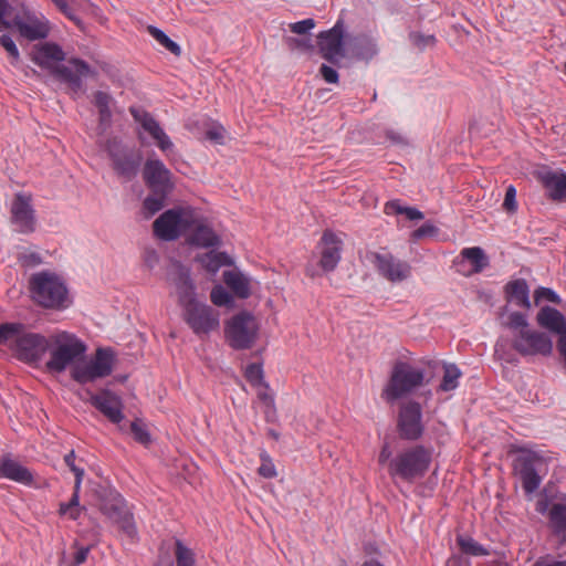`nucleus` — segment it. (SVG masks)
<instances>
[{"label": "nucleus", "mask_w": 566, "mask_h": 566, "mask_svg": "<svg viewBox=\"0 0 566 566\" xmlns=\"http://www.w3.org/2000/svg\"><path fill=\"white\" fill-rule=\"evenodd\" d=\"M80 489H76V482L74 483V492L69 503L60 504V514H69L71 520H77L83 507H80Z\"/></svg>", "instance_id": "obj_41"}, {"label": "nucleus", "mask_w": 566, "mask_h": 566, "mask_svg": "<svg viewBox=\"0 0 566 566\" xmlns=\"http://www.w3.org/2000/svg\"><path fill=\"white\" fill-rule=\"evenodd\" d=\"M105 150L112 160L114 171L119 178L124 181H130L137 176L143 160L139 150L124 146L117 137L107 139Z\"/></svg>", "instance_id": "obj_9"}, {"label": "nucleus", "mask_w": 566, "mask_h": 566, "mask_svg": "<svg viewBox=\"0 0 566 566\" xmlns=\"http://www.w3.org/2000/svg\"><path fill=\"white\" fill-rule=\"evenodd\" d=\"M315 27L313 19H305L295 23L290 24V30L296 34H306L310 30Z\"/></svg>", "instance_id": "obj_57"}, {"label": "nucleus", "mask_w": 566, "mask_h": 566, "mask_svg": "<svg viewBox=\"0 0 566 566\" xmlns=\"http://www.w3.org/2000/svg\"><path fill=\"white\" fill-rule=\"evenodd\" d=\"M220 315L211 306L195 302L184 307V319L197 335H207L219 328Z\"/></svg>", "instance_id": "obj_11"}, {"label": "nucleus", "mask_w": 566, "mask_h": 566, "mask_svg": "<svg viewBox=\"0 0 566 566\" xmlns=\"http://www.w3.org/2000/svg\"><path fill=\"white\" fill-rule=\"evenodd\" d=\"M397 429L400 438L403 440L416 441L422 437L424 426L422 423V409L419 402L408 401L401 405Z\"/></svg>", "instance_id": "obj_12"}, {"label": "nucleus", "mask_w": 566, "mask_h": 566, "mask_svg": "<svg viewBox=\"0 0 566 566\" xmlns=\"http://www.w3.org/2000/svg\"><path fill=\"white\" fill-rule=\"evenodd\" d=\"M504 292L509 302H514L517 306L526 310L531 308L530 289L524 279L510 281L504 286Z\"/></svg>", "instance_id": "obj_26"}, {"label": "nucleus", "mask_w": 566, "mask_h": 566, "mask_svg": "<svg viewBox=\"0 0 566 566\" xmlns=\"http://www.w3.org/2000/svg\"><path fill=\"white\" fill-rule=\"evenodd\" d=\"M535 304H538L542 300H546L554 304H560L562 300L557 293L549 287H538L534 292Z\"/></svg>", "instance_id": "obj_51"}, {"label": "nucleus", "mask_w": 566, "mask_h": 566, "mask_svg": "<svg viewBox=\"0 0 566 566\" xmlns=\"http://www.w3.org/2000/svg\"><path fill=\"white\" fill-rule=\"evenodd\" d=\"M409 38L412 44L421 51L427 46H433L437 41L434 35H426L420 32H411Z\"/></svg>", "instance_id": "obj_50"}, {"label": "nucleus", "mask_w": 566, "mask_h": 566, "mask_svg": "<svg viewBox=\"0 0 566 566\" xmlns=\"http://www.w3.org/2000/svg\"><path fill=\"white\" fill-rule=\"evenodd\" d=\"M0 45L7 51L12 64L20 60L18 46L9 34L3 33L0 35Z\"/></svg>", "instance_id": "obj_49"}, {"label": "nucleus", "mask_w": 566, "mask_h": 566, "mask_svg": "<svg viewBox=\"0 0 566 566\" xmlns=\"http://www.w3.org/2000/svg\"><path fill=\"white\" fill-rule=\"evenodd\" d=\"M175 555L177 566H195L193 552L185 546L180 539L176 541Z\"/></svg>", "instance_id": "obj_45"}, {"label": "nucleus", "mask_w": 566, "mask_h": 566, "mask_svg": "<svg viewBox=\"0 0 566 566\" xmlns=\"http://www.w3.org/2000/svg\"><path fill=\"white\" fill-rule=\"evenodd\" d=\"M93 103L98 109V125L103 130H105L111 126L112 122L111 105L113 103V97L106 92L96 91L93 94Z\"/></svg>", "instance_id": "obj_32"}, {"label": "nucleus", "mask_w": 566, "mask_h": 566, "mask_svg": "<svg viewBox=\"0 0 566 566\" xmlns=\"http://www.w3.org/2000/svg\"><path fill=\"white\" fill-rule=\"evenodd\" d=\"M460 255L472 264V273H480L490 264L488 255L480 247L465 248Z\"/></svg>", "instance_id": "obj_34"}, {"label": "nucleus", "mask_w": 566, "mask_h": 566, "mask_svg": "<svg viewBox=\"0 0 566 566\" xmlns=\"http://www.w3.org/2000/svg\"><path fill=\"white\" fill-rule=\"evenodd\" d=\"M50 358L45 363L49 373L62 374L67 368L77 365L87 350V346L75 334L57 332L49 337Z\"/></svg>", "instance_id": "obj_1"}, {"label": "nucleus", "mask_w": 566, "mask_h": 566, "mask_svg": "<svg viewBox=\"0 0 566 566\" xmlns=\"http://www.w3.org/2000/svg\"><path fill=\"white\" fill-rule=\"evenodd\" d=\"M438 232V228L434 227L431 223H424L421 227H419L417 230L412 232V238L415 240H420L428 235H433Z\"/></svg>", "instance_id": "obj_58"}, {"label": "nucleus", "mask_w": 566, "mask_h": 566, "mask_svg": "<svg viewBox=\"0 0 566 566\" xmlns=\"http://www.w3.org/2000/svg\"><path fill=\"white\" fill-rule=\"evenodd\" d=\"M90 549V546L77 548V551L74 554V558L73 562L71 563V566L82 565L86 560Z\"/></svg>", "instance_id": "obj_61"}, {"label": "nucleus", "mask_w": 566, "mask_h": 566, "mask_svg": "<svg viewBox=\"0 0 566 566\" xmlns=\"http://www.w3.org/2000/svg\"><path fill=\"white\" fill-rule=\"evenodd\" d=\"M201 265L210 273H217L220 268L231 265L232 260L226 252L210 251L197 258Z\"/></svg>", "instance_id": "obj_33"}, {"label": "nucleus", "mask_w": 566, "mask_h": 566, "mask_svg": "<svg viewBox=\"0 0 566 566\" xmlns=\"http://www.w3.org/2000/svg\"><path fill=\"white\" fill-rule=\"evenodd\" d=\"M30 296L44 308L62 310L69 305V291L63 280L55 273L41 271L29 279Z\"/></svg>", "instance_id": "obj_3"}, {"label": "nucleus", "mask_w": 566, "mask_h": 566, "mask_svg": "<svg viewBox=\"0 0 566 566\" xmlns=\"http://www.w3.org/2000/svg\"><path fill=\"white\" fill-rule=\"evenodd\" d=\"M444 374L439 386L442 391H450L458 387V379L461 376L460 369L454 364L443 365Z\"/></svg>", "instance_id": "obj_40"}, {"label": "nucleus", "mask_w": 566, "mask_h": 566, "mask_svg": "<svg viewBox=\"0 0 566 566\" xmlns=\"http://www.w3.org/2000/svg\"><path fill=\"white\" fill-rule=\"evenodd\" d=\"M114 355L111 349L98 348L90 361L78 360L71 370V377L78 384L93 382L96 379L107 377L113 371Z\"/></svg>", "instance_id": "obj_10"}, {"label": "nucleus", "mask_w": 566, "mask_h": 566, "mask_svg": "<svg viewBox=\"0 0 566 566\" xmlns=\"http://www.w3.org/2000/svg\"><path fill=\"white\" fill-rule=\"evenodd\" d=\"M541 464H543L542 457L532 451L523 452L514 460V471L527 494L535 492L541 484L542 479L537 472Z\"/></svg>", "instance_id": "obj_13"}, {"label": "nucleus", "mask_w": 566, "mask_h": 566, "mask_svg": "<svg viewBox=\"0 0 566 566\" xmlns=\"http://www.w3.org/2000/svg\"><path fill=\"white\" fill-rule=\"evenodd\" d=\"M536 321L539 326L556 334L564 332L566 328L565 316L558 310L551 306L542 307L537 313Z\"/></svg>", "instance_id": "obj_27"}, {"label": "nucleus", "mask_w": 566, "mask_h": 566, "mask_svg": "<svg viewBox=\"0 0 566 566\" xmlns=\"http://www.w3.org/2000/svg\"><path fill=\"white\" fill-rule=\"evenodd\" d=\"M11 10V6L8 0H0V32L2 30L12 29V20H7L6 17L9 15Z\"/></svg>", "instance_id": "obj_56"}, {"label": "nucleus", "mask_w": 566, "mask_h": 566, "mask_svg": "<svg viewBox=\"0 0 566 566\" xmlns=\"http://www.w3.org/2000/svg\"><path fill=\"white\" fill-rule=\"evenodd\" d=\"M169 280L176 287L179 304L184 307L197 302L195 296V284L190 277V271L181 263H172L169 272Z\"/></svg>", "instance_id": "obj_21"}, {"label": "nucleus", "mask_w": 566, "mask_h": 566, "mask_svg": "<svg viewBox=\"0 0 566 566\" xmlns=\"http://www.w3.org/2000/svg\"><path fill=\"white\" fill-rule=\"evenodd\" d=\"M143 178L151 192H172L175 182L171 171L160 159L148 158L144 164Z\"/></svg>", "instance_id": "obj_16"}, {"label": "nucleus", "mask_w": 566, "mask_h": 566, "mask_svg": "<svg viewBox=\"0 0 566 566\" xmlns=\"http://www.w3.org/2000/svg\"><path fill=\"white\" fill-rule=\"evenodd\" d=\"M431 451L423 446L410 447L399 452L388 463L391 478H399L409 483L424 476L431 464Z\"/></svg>", "instance_id": "obj_4"}, {"label": "nucleus", "mask_w": 566, "mask_h": 566, "mask_svg": "<svg viewBox=\"0 0 566 566\" xmlns=\"http://www.w3.org/2000/svg\"><path fill=\"white\" fill-rule=\"evenodd\" d=\"M12 28L29 41L45 39L50 33L49 22L31 13H25L24 18L15 15L12 19Z\"/></svg>", "instance_id": "obj_22"}, {"label": "nucleus", "mask_w": 566, "mask_h": 566, "mask_svg": "<svg viewBox=\"0 0 566 566\" xmlns=\"http://www.w3.org/2000/svg\"><path fill=\"white\" fill-rule=\"evenodd\" d=\"M506 326L513 332L512 347L522 356L552 354V339L543 332L531 329L524 314L511 313Z\"/></svg>", "instance_id": "obj_2"}, {"label": "nucleus", "mask_w": 566, "mask_h": 566, "mask_svg": "<svg viewBox=\"0 0 566 566\" xmlns=\"http://www.w3.org/2000/svg\"><path fill=\"white\" fill-rule=\"evenodd\" d=\"M405 208L406 207H402L398 200H392L385 205V212L387 214H389V213L403 214Z\"/></svg>", "instance_id": "obj_62"}, {"label": "nucleus", "mask_w": 566, "mask_h": 566, "mask_svg": "<svg viewBox=\"0 0 566 566\" xmlns=\"http://www.w3.org/2000/svg\"><path fill=\"white\" fill-rule=\"evenodd\" d=\"M354 54L360 60H371L377 54L376 43L366 35L355 38Z\"/></svg>", "instance_id": "obj_36"}, {"label": "nucleus", "mask_w": 566, "mask_h": 566, "mask_svg": "<svg viewBox=\"0 0 566 566\" xmlns=\"http://www.w3.org/2000/svg\"><path fill=\"white\" fill-rule=\"evenodd\" d=\"M65 59V53L62 48L53 42H44L33 46L31 52V60L42 69L48 70L50 73L52 69L56 67L57 62Z\"/></svg>", "instance_id": "obj_25"}, {"label": "nucleus", "mask_w": 566, "mask_h": 566, "mask_svg": "<svg viewBox=\"0 0 566 566\" xmlns=\"http://www.w3.org/2000/svg\"><path fill=\"white\" fill-rule=\"evenodd\" d=\"M344 248L343 240L332 230H325L317 244L319 251L318 265L324 272L334 271L340 259Z\"/></svg>", "instance_id": "obj_18"}, {"label": "nucleus", "mask_w": 566, "mask_h": 566, "mask_svg": "<svg viewBox=\"0 0 566 566\" xmlns=\"http://www.w3.org/2000/svg\"><path fill=\"white\" fill-rule=\"evenodd\" d=\"M192 230V235L190 238V242L195 245L201 248L216 247L220 244L219 237L214 233V231L207 224H205L199 213L197 212V223L190 229Z\"/></svg>", "instance_id": "obj_28"}, {"label": "nucleus", "mask_w": 566, "mask_h": 566, "mask_svg": "<svg viewBox=\"0 0 566 566\" xmlns=\"http://www.w3.org/2000/svg\"><path fill=\"white\" fill-rule=\"evenodd\" d=\"M319 73L327 83L336 84L338 82L337 71L326 64L321 65Z\"/></svg>", "instance_id": "obj_59"}, {"label": "nucleus", "mask_w": 566, "mask_h": 566, "mask_svg": "<svg viewBox=\"0 0 566 566\" xmlns=\"http://www.w3.org/2000/svg\"><path fill=\"white\" fill-rule=\"evenodd\" d=\"M90 402L99 410L113 423H119L124 419L120 399L109 390L99 394L90 392Z\"/></svg>", "instance_id": "obj_24"}, {"label": "nucleus", "mask_w": 566, "mask_h": 566, "mask_svg": "<svg viewBox=\"0 0 566 566\" xmlns=\"http://www.w3.org/2000/svg\"><path fill=\"white\" fill-rule=\"evenodd\" d=\"M207 139L214 142L216 144L222 145L223 144V132L222 129H209L206 133Z\"/></svg>", "instance_id": "obj_63"}, {"label": "nucleus", "mask_w": 566, "mask_h": 566, "mask_svg": "<svg viewBox=\"0 0 566 566\" xmlns=\"http://www.w3.org/2000/svg\"><path fill=\"white\" fill-rule=\"evenodd\" d=\"M51 74L57 80L66 83L69 87L77 93L82 90V77L93 74L91 66L81 59H70L67 65L59 64L52 69Z\"/></svg>", "instance_id": "obj_20"}, {"label": "nucleus", "mask_w": 566, "mask_h": 566, "mask_svg": "<svg viewBox=\"0 0 566 566\" xmlns=\"http://www.w3.org/2000/svg\"><path fill=\"white\" fill-rule=\"evenodd\" d=\"M98 509L99 511L129 538L135 539L137 536V528L134 522L133 514L128 511L123 496L108 489H103L98 493Z\"/></svg>", "instance_id": "obj_8"}, {"label": "nucleus", "mask_w": 566, "mask_h": 566, "mask_svg": "<svg viewBox=\"0 0 566 566\" xmlns=\"http://www.w3.org/2000/svg\"><path fill=\"white\" fill-rule=\"evenodd\" d=\"M24 331L21 323H3L0 325V344H10L12 348L17 344V338Z\"/></svg>", "instance_id": "obj_38"}, {"label": "nucleus", "mask_w": 566, "mask_h": 566, "mask_svg": "<svg viewBox=\"0 0 566 566\" xmlns=\"http://www.w3.org/2000/svg\"><path fill=\"white\" fill-rule=\"evenodd\" d=\"M55 7L71 21H73L81 30H84L83 21L75 14L77 7L76 0H51Z\"/></svg>", "instance_id": "obj_43"}, {"label": "nucleus", "mask_w": 566, "mask_h": 566, "mask_svg": "<svg viewBox=\"0 0 566 566\" xmlns=\"http://www.w3.org/2000/svg\"><path fill=\"white\" fill-rule=\"evenodd\" d=\"M197 223V210L190 206H179L163 212L153 223L157 238L174 241L190 231Z\"/></svg>", "instance_id": "obj_5"}, {"label": "nucleus", "mask_w": 566, "mask_h": 566, "mask_svg": "<svg viewBox=\"0 0 566 566\" xmlns=\"http://www.w3.org/2000/svg\"><path fill=\"white\" fill-rule=\"evenodd\" d=\"M64 462L75 475L76 489H81L84 470L75 465L74 450H71L67 454H65Z\"/></svg>", "instance_id": "obj_52"}, {"label": "nucleus", "mask_w": 566, "mask_h": 566, "mask_svg": "<svg viewBox=\"0 0 566 566\" xmlns=\"http://www.w3.org/2000/svg\"><path fill=\"white\" fill-rule=\"evenodd\" d=\"M533 566H566V560H556L551 555L539 557Z\"/></svg>", "instance_id": "obj_60"}, {"label": "nucleus", "mask_w": 566, "mask_h": 566, "mask_svg": "<svg viewBox=\"0 0 566 566\" xmlns=\"http://www.w3.org/2000/svg\"><path fill=\"white\" fill-rule=\"evenodd\" d=\"M370 260L378 273L392 283L405 281L411 274V266L390 253L371 252Z\"/></svg>", "instance_id": "obj_17"}, {"label": "nucleus", "mask_w": 566, "mask_h": 566, "mask_svg": "<svg viewBox=\"0 0 566 566\" xmlns=\"http://www.w3.org/2000/svg\"><path fill=\"white\" fill-rule=\"evenodd\" d=\"M80 489H76V482L74 483V492L69 503L60 504V514H69L71 520H77L83 507H80Z\"/></svg>", "instance_id": "obj_42"}, {"label": "nucleus", "mask_w": 566, "mask_h": 566, "mask_svg": "<svg viewBox=\"0 0 566 566\" xmlns=\"http://www.w3.org/2000/svg\"><path fill=\"white\" fill-rule=\"evenodd\" d=\"M262 463L260 468L258 469V472L261 476L265 479H272L276 476V470L275 465L273 464L272 460L268 454H261Z\"/></svg>", "instance_id": "obj_54"}, {"label": "nucleus", "mask_w": 566, "mask_h": 566, "mask_svg": "<svg viewBox=\"0 0 566 566\" xmlns=\"http://www.w3.org/2000/svg\"><path fill=\"white\" fill-rule=\"evenodd\" d=\"M129 113L133 118L155 139L161 151L170 150L174 147L170 138L151 114L137 107H130Z\"/></svg>", "instance_id": "obj_23"}, {"label": "nucleus", "mask_w": 566, "mask_h": 566, "mask_svg": "<svg viewBox=\"0 0 566 566\" xmlns=\"http://www.w3.org/2000/svg\"><path fill=\"white\" fill-rule=\"evenodd\" d=\"M149 34L158 42L160 43L166 50H168L170 53H172L175 56L181 55V49L180 46L172 41L164 31L160 29L149 25L147 28Z\"/></svg>", "instance_id": "obj_39"}, {"label": "nucleus", "mask_w": 566, "mask_h": 566, "mask_svg": "<svg viewBox=\"0 0 566 566\" xmlns=\"http://www.w3.org/2000/svg\"><path fill=\"white\" fill-rule=\"evenodd\" d=\"M50 347L49 337L38 333H21L17 344L12 346L17 357L25 363H36Z\"/></svg>", "instance_id": "obj_15"}, {"label": "nucleus", "mask_w": 566, "mask_h": 566, "mask_svg": "<svg viewBox=\"0 0 566 566\" xmlns=\"http://www.w3.org/2000/svg\"><path fill=\"white\" fill-rule=\"evenodd\" d=\"M260 336V323L250 312L242 311L224 322V338L234 350L251 349Z\"/></svg>", "instance_id": "obj_6"}, {"label": "nucleus", "mask_w": 566, "mask_h": 566, "mask_svg": "<svg viewBox=\"0 0 566 566\" xmlns=\"http://www.w3.org/2000/svg\"><path fill=\"white\" fill-rule=\"evenodd\" d=\"M458 544L461 551L469 555L484 556L489 554L488 551L473 538L459 537Z\"/></svg>", "instance_id": "obj_47"}, {"label": "nucleus", "mask_w": 566, "mask_h": 566, "mask_svg": "<svg viewBox=\"0 0 566 566\" xmlns=\"http://www.w3.org/2000/svg\"><path fill=\"white\" fill-rule=\"evenodd\" d=\"M244 377L250 385L254 387L263 386L269 389V384L264 381V373L261 364L253 363L248 365L244 371Z\"/></svg>", "instance_id": "obj_44"}, {"label": "nucleus", "mask_w": 566, "mask_h": 566, "mask_svg": "<svg viewBox=\"0 0 566 566\" xmlns=\"http://www.w3.org/2000/svg\"><path fill=\"white\" fill-rule=\"evenodd\" d=\"M391 457V449L388 442H385L379 452L378 461L380 464L389 463Z\"/></svg>", "instance_id": "obj_64"}, {"label": "nucleus", "mask_w": 566, "mask_h": 566, "mask_svg": "<svg viewBox=\"0 0 566 566\" xmlns=\"http://www.w3.org/2000/svg\"><path fill=\"white\" fill-rule=\"evenodd\" d=\"M543 184L549 198L555 201L566 200V174L548 172L543 177Z\"/></svg>", "instance_id": "obj_31"}, {"label": "nucleus", "mask_w": 566, "mask_h": 566, "mask_svg": "<svg viewBox=\"0 0 566 566\" xmlns=\"http://www.w3.org/2000/svg\"><path fill=\"white\" fill-rule=\"evenodd\" d=\"M170 192H151L148 195L144 202H143V209L145 210V217L150 218L156 212L161 210L166 203V200Z\"/></svg>", "instance_id": "obj_37"}, {"label": "nucleus", "mask_w": 566, "mask_h": 566, "mask_svg": "<svg viewBox=\"0 0 566 566\" xmlns=\"http://www.w3.org/2000/svg\"><path fill=\"white\" fill-rule=\"evenodd\" d=\"M424 371L415 368L409 363L398 360L395 363L390 378L382 389L381 398L394 402L423 385Z\"/></svg>", "instance_id": "obj_7"}, {"label": "nucleus", "mask_w": 566, "mask_h": 566, "mask_svg": "<svg viewBox=\"0 0 566 566\" xmlns=\"http://www.w3.org/2000/svg\"><path fill=\"white\" fill-rule=\"evenodd\" d=\"M286 44L291 50L308 51L313 49L312 40L310 38H287Z\"/></svg>", "instance_id": "obj_55"}, {"label": "nucleus", "mask_w": 566, "mask_h": 566, "mask_svg": "<svg viewBox=\"0 0 566 566\" xmlns=\"http://www.w3.org/2000/svg\"><path fill=\"white\" fill-rule=\"evenodd\" d=\"M130 431L134 436V439L145 446L148 447L151 443V437L145 423L140 420H135L130 423Z\"/></svg>", "instance_id": "obj_46"}, {"label": "nucleus", "mask_w": 566, "mask_h": 566, "mask_svg": "<svg viewBox=\"0 0 566 566\" xmlns=\"http://www.w3.org/2000/svg\"><path fill=\"white\" fill-rule=\"evenodd\" d=\"M211 302L217 306H232L233 297L231 294L221 285H216L210 293Z\"/></svg>", "instance_id": "obj_48"}, {"label": "nucleus", "mask_w": 566, "mask_h": 566, "mask_svg": "<svg viewBox=\"0 0 566 566\" xmlns=\"http://www.w3.org/2000/svg\"><path fill=\"white\" fill-rule=\"evenodd\" d=\"M503 209L510 214H514L517 211L516 189L512 185L506 188Z\"/></svg>", "instance_id": "obj_53"}, {"label": "nucleus", "mask_w": 566, "mask_h": 566, "mask_svg": "<svg viewBox=\"0 0 566 566\" xmlns=\"http://www.w3.org/2000/svg\"><path fill=\"white\" fill-rule=\"evenodd\" d=\"M11 222L20 233H32L35 231L36 219L32 207L30 193L18 192L11 202Z\"/></svg>", "instance_id": "obj_14"}, {"label": "nucleus", "mask_w": 566, "mask_h": 566, "mask_svg": "<svg viewBox=\"0 0 566 566\" xmlns=\"http://www.w3.org/2000/svg\"><path fill=\"white\" fill-rule=\"evenodd\" d=\"M344 24L343 21H337L336 24L323 31L318 35V49L322 56L331 62L336 63L340 57L345 56L344 45Z\"/></svg>", "instance_id": "obj_19"}, {"label": "nucleus", "mask_w": 566, "mask_h": 566, "mask_svg": "<svg viewBox=\"0 0 566 566\" xmlns=\"http://www.w3.org/2000/svg\"><path fill=\"white\" fill-rule=\"evenodd\" d=\"M548 515L554 533L566 542V504H553Z\"/></svg>", "instance_id": "obj_35"}, {"label": "nucleus", "mask_w": 566, "mask_h": 566, "mask_svg": "<svg viewBox=\"0 0 566 566\" xmlns=\"http://www.w3.org/2000/svg\"><path fill=\"white\" fill-rule=\"evenodd\" d=\"M223 281L239 298H248L251 295L250 280L243 273L234 270L224 271Z\"/></svg>", "instance_id": "obj_30"}, {"label": "nucleus", "mask_w": 566, "mask_h": 566, "mask_svg": "<svg viewBox=\"0 0 566 566\" xmlns=\"http://www.w3.org/2000/svg\"><path fill=\"white\" fill-rule=\"evenodd\" d=\"M0 476L7 478L9 480L23 483L31 484L33 481V475L25 467L21 465L17 461L6 459L0 464Z\"/></svg>", "instance_id": "obj_29"}]
</instances>
